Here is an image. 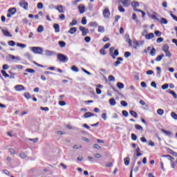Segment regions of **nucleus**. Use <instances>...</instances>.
I'll return each mask as SVG.
<instances>
[{"instance_id":"1","label":"nucleus","mask_w":177,"mask_h":177,"mask_svg":"<svg viewBox=\"0 0 177 177\" xmlns=\"http://www.w3.org/2000/svg\"><path fill=\"white\" fill-rule=\"evenodd\" d=\"M57 59L62 63H67V62H68V58L67 56L64 55V54H58L57 55Z\"/></svg>"},{"instance_id":"2","label":"nucleus","mask_w":177,"mask_h":177,"mask_svg":"<svg viewBox=\"0 0 177 177\" xmlns=\"http://www.w3.org/2000/svg\"><path fill=\"white\" fill-rule=\"evenodd\" d=\"M31 50L34 52V53H37L38 55H42L44 53V50L41 47H32Z\"/></svg>"},{"instance_id":"3","label":"nucleus","mask_w":177,"mask_h":177,"mask_svg":"<svg viewBox=\"0 0 177 177\" xmlns=\"http://www.w3.org/2000/svg\"><path fill=\"white\" fill-rule=\"evenodd\" d=\"M163 157L169 158L171 167L173 169H174L175 167H176V164H175V162H174V158L171 155H164Z\"/></svg>"},{"instance_id":"4","label":"nucleus","mask_w":177,"mask_h":177,"mask_svg":"<svg viewBox=\"0 0 177 177\" xmlns=\"http://www.w3.org/2000/svg\"><path fill=\"white\" fill-rule=\"evenodd\" d=\"M131 6H133V10L135 12H142V10L138 9V8H139V3L138 1H133L131 3Z\"/></svg>"},{"instance_id":"5","label":"nucleus","mask_w":177,"mask_h":177,"mask_svg":"<svg viewBox=\"0 0 177 177\" xmlns=\"http://www.w3.org/2000/svg\"><path fill=\"white\" fill-rule=\"evenodd\" d=\"M80 30L82 31V35H83V37H85V35H86L87 34H89V29L84 27V26H80Z\"/></svg>"},{"instance_id":"6","label":"nucleus","mask_w":177,"mask_h":177,"mask_svg":"<svg viewBox=\"0 0 177 177\" xmlns=\"http://www.w3.org/2000/svg\"><path fill=\"white\" fill-rule=\"evenodd\" d=\"M102 15L105 19H109L110 17V10L105 8L102 12Z\"/></svg>"},{"instance_id":"7","label":"nucleus","mask_w":177,"mask_h":177,"mask_svg":"<svg viewBox=\"0 0 177 177\" xmlns=\"http://www.w3.org/2000/svg\"><path fill=\"white\" fill-rule=\"evenodd\" d=\"M120 2L124 6V8H128V6L131 5V0H120Z\"/></svg>"},{"instance_id":"8","label":"nucleus","mask_w":177,"mask_h":177,"mask_svg":"<svg viewBox=\"0 0 177 177\" xmlns=\"http://www.w3.org/2000/svg\"><path fill=\"white\" fill-rule=\"evenodd\" d=\"M15 91H17V92H20L21 91H24V89L26 88H24V86L21 84H18L15 86Z\"/></svg>"},{"instance_id":"9","label":"nucleus","mask_w":177,"mask_h":177,"mask_svg":"<svg viewBox=\"0 0 177 177\" xmlns=\"http://www.w3.org/2000/svg\"><path fill=\"white\" fill-rule=\"evenodd\" d=\"M19 5L21 8H24L25 10H27V9H28V3H27L26 1H21Z\"/></svg>"},{"instance_id":"10","label":"nucleus","mask_w":177,"mask_h":177,"mask_svg":"<svg viewBox=\"0 0 177 177\" xmlns=\"http://www.w3.org/2000/svg\"><path fill=\"white\" fill-rule=\"evenodd\" d=\"M78 10L80 15H82V13H85V6L80 4L78 6Z\"/></svg>"},{"instance_id":"11","label":"nucleus","mask_w":177,"mask_h":177,"mask_svg":"<svg viewBox=\"0 0 177 177\" xmlns=\"http://www.w3.org/2000/svg\"><path fill=\"white\" fill-rule=\"evenodd\" d=\"M9 59H10L11 60H14V62H19V61L21 60L20 57H16L13 55H10Z\"/></svg>"},{"instance_id":"12","label":"nucleus","mask_w":177,"mask_h":177,"mask_svg":"<svg viewBox=\"0 0 177 177\" xmlns=\"http://www.w3.org/2000/svg\"><path fill=\"white\" fill-rule=\"evenodd\" d=\"M1 31L4 37H12V34L8 30L2 29Z\"/></svg>"},{"instance_id":"13","label":"nucleus","mask_w":177,"mask_h":177,"mask_svg":"<svg viewBox=\"0 0 177 177\" xmlns=\"http://www.w3.org/2000/svg\"><path fill=\"white\" fill-rule=\"evenodd\" d=\"M117 60L115 63H114V66L115 67H117L118 66H119V64H121L120 62H122L124 60V59H122V57H119L117 58Z\"/></svg>"},{"instance_id":"14","label":"nucleus","mask_w":177,"mask_h":177,"mask_svg":"<svg viewBox=\"0 0 177 177\" xmlns=\"http://www.w3.org/2000/svg\"><path fill=\"white\" fill-rule=\"evenodd\" d=\"M93 116H95V114L91 112H86L84 115V118H89L90 117H93Z\"/></svg>"},{"instance_id":"15","label":"nucleus","mask_w":177,"mask_h":177,"mask_svg":"<svg viewBox=\"0 0 177 177\" xmlns=\"http://www.w3.org/2000/svg\"><path fill=\"white\" fill-rule=\"evenodd\" d=\"M56 10L59 11V13H64V8H63V6H57Z\"/></svg>"},{"instance_id":"16","label":"nucleus","mask_w":177,"mask_h":177,"mask_svg":"<svg viewBox=\"0 0 177 177\" xmlns=\"http://www.w3.org/2000/svg\"><path fill=\"white\" fill-rule=\"evenodd\" d=\"M53 28L55 30V32H60V26H59V24H55L53 25Z\"/></svg>"},{"instance_id":"17","label":"nucleus","mask_w":177,"mask_h":177,"mask_svg":"<svg viewBox=\"0 0 177 177\" xmlns=\"http://www.w3.org/2000/svg\"><path fill=\"white\" fill-rule=\"evenodd\" d=\"M162 132H163V133H165V135H167V136H172V132H171L170 131H167L164 129H161Z\"/></svg>"},{"instance_id":"18","label":"nucleus","mask_w":177,"mask_h":177,"mask_svg":"<svg viewBox=\"0 0 177 177\" xmlns=\"http://www.w3.org/2000/svg\"><path fill=\"white\" fill-rule=\"evenodd\" d=\"M114 50H115V48L114 47H111L109 48V53H110V55L113 57V59H115L114 54H113V52H114Z\"/></svg>"},{"instance_id":"19","label":"nucleus","mask_w":177,"mask_h":177,"mask_svg":"<svg viewBox=\"0 0 177 177\" xmlns=\"http://www.w3.org/2000/svg\"><path fill=\"white\" fill-rule=\"evenodd\" d=\"M68 34H75V32H77V28L76 27H73L71 28L68 31Z\"/></svg>"},{"instance_id":"20","label":"nucleus","mask_w":177,"mask_h":177,"mask_svg":"<svg viewBox=\"0 0 177 177\" xmlns=\"http://www.w3.org/2000/svg\"><path fill=\"white\" fill-rule=\"evenodd\" d=\"M17 12L16 8H11L8 10V13H11V15H15Z\"/></svg>"},{"instance_id":"21","label":"nucleus","mask_w":177,"mask_h":177,"mask_svg":"<svg viewBox=\"0 0 177 177\" xmlns=\"http://www.w3.org/2000/svg\"><path fill=\"white\" fill-rule=\"evenodd\" d=\"M146 39H151L152 38H154V34L153 33H149L145 35Z\"/></svg>"},{"instance_id":"22","label":"nucleus","mask_w":177,"mask_h":177,"mask_svg":"<svg viewBox=\"0 0 177 177\" xmlns=\"http://www.w3.org/2000/svg\"><path fill=\"white\" fill-rule=\"evenodd\" d=\"M162 50H163V52L169 50V46H168V44H164L162 48Z\"/></svg>"},{"instance_id":"23","label":"nucleus","mask_w":177,"mask_h":177,"mask_svg":"<svg viewBox=\"0 0 177 177\" xmlns=\"http://www.w3.org/2000/svg\"><path fill=\"white\" fill-rule=\"evenodd\" d=\"M125 38L127 42H128L129 45H132V40L129 38V35H125Z\"/></svg>"},{"instance_id":"24","label":"nucleus","mask_w":177,"mask_h":177,"mask_svg":"<svg viewBox=\"0 0 177 177\" xmlns=\"http://www.w3.org/2000/svg\"><path fill=\"white\" fill-rule=\"evenodd\" d=\"M164 54H161L160 55H158L156 59V62H161L162 60V57H164Z\"/></svg>"},{"instance_id":"25","label":"nucleus","mask_w":177,"mask_h":177,"mask_svg":"<svg viewBox=\"0 0 177 177\" xmlns=\"http://www.w3.org/2000/svg\"><path fill=\"white\" fill-rule=\"evenodd\" d=\"M99 25L97 24V22L96 21H91L89 23L90 27H97Z\"/></svg>"},{"instance_id":"26","label":"nucleus","mask_w":177,"mask_h":177,"mask_svg":"<svg viewBox=\"0 0 177 177\" xmlns=\"http://www.w3.org/2000/svg\"><path fill=\"white\" fill-rule=\"evenodd\" d=\"M116 102H115V100L114 98H111L109 100V104H111V106H115L116 104Z\"/></svg>"},{"instance_id":"27","label":"nucleus","mask_w":177,"mask_h":177,"mask_svg":"<svg viewBox=\"0 0 177 177\" xmlns=\"http://www.w3.org/2000/svg\"><path fill=\"white\" fill-rule=\"evenodd\" d=\"M98 32H101V33H103L105 31V29H104V26H98V30H97Z\"/></svg>"},{"instance_id":"28","label":"nucleus","mask_w":177,"mask_h":177,"mask_svg":"<svg viewBox=\"0 0 177 177\" xmlns=\"http://www.w3.org/2000/svg\"><path fill=\"white\" fill-rule=\"evenodd\" d=\"M130 114L132 117H134V118H138V113L135 111H130Z\"/></svg>"},{"instance_id":"29","label":"nucleus","mask_w":177,"mask_h":177,"mask_svg":"<svg viewBox=\"0 0 177 177\" xmlns=\"http://www.w3.org/2000/svg\"><path fill=\"white\" fill-rule=\"evenodd\" d=\"M1 74H2L3 77H5V78H9V77H10V76L9 75V74H8V73H6V71H3V70L1 71Z\"/></svg>"},{"instance_id":"30","label":"nucleus","mask_w":177,"mask_h":177,"mask_svg":"<svg viewBox=\"0 0 177 177\" xmlns=\"http://www.w3.org/2000/svg\"><path fill=\"white\" fill-rule=\"evenodd\" d=\"M124 161L125 165H129V162H130L131 160L129 159V157H127L124 159Z\"/></svg>"},{"instance_id":"31","label":"nucleus","mask_w":177,"mask_h":177,"mask_svg":"<svg viewBox=\"0 0 177 177\" xmlns=\"http://www.w3.org/2000/svg\"><path fill=\"white\" fill-rule=\"evenodd\" d=\"M71 70H72V71H74L75 73H78V71H80V69L78 68V67H77V66H73L71 67Z\"/></svg>"},{"instance_id":"32","label":"nucleus","mask_w":177,"mask_h":177,"mask_svg":"<svg viewBox=\"0 0 177 177\" xmlns=\"http://www.w3.org/2000/svg\"><path fill=\"white\" fill-rule=\"evenodd\" d=\"M168 93H170V95H172L174 99H177V95L176 93H175V91L170 90Z\"/></svg>"},{"instance_id":"33","label":"nucleus","mask_w":177,"mask_h":177,"mask_svg":"<svg viewBox=\"0 0 177 177\" xmlns=\"http://www.w3.org/2000/svg\"><path fill=\"white\" fill-rule=\"evenodd\" d=\"M118 9L121 13H124L125 12V9L121 5L118 6Z\"/></svg>"},{"instance_id":"34","label":"nucleus","mask_w":177,"mask_h":177,"mask_svg":"<svg viewBox=\"0 0 177 177\" xmlns=\"http://www.w3.org/2000/svg\"><path fill=\"white\" fill-rule=\"evenodd\" d=\"M117 86L119 89H124V84L122 82H118Z\"/></svg>"},{"instance_id":"35","label":"nucleus","mask_w":177,"mask_h":177,"mask_svg":"<svg viewBox=\"0 0 177 177\" xmlns=\"http://www.w3.org/2000/svg\"><path fill=\"white\" fill-rule=\"evenodd\" d=\"M136 151L137 153V157H140V156H142V153H140V148H139V147H137Z\"/></svg>"},{"instance_id":"36","label":"nucleus","mask_w":177,"mask_h":177,"mask_svg":"<svg viewBox=\"0 0 177 177\" xmlns=\"http://www.w3.org/2000/svg\"><path fill=\"white\" fill-rule=\"evenodd\" d=\"M135 128L138 131H143V127L142 126L139 125V124H136Z\"/></svg>"},{"instance_id":"37","label":"nucleus","mask_w":177,"mask_h":177,"mask_svg":"<svg viewBox=\"0 0 177 177\" xmlns=\"http://www.w3.org/2000/svg\"><path fill=\"white\" fill-rule=\"evenodd\" d=\"M160 23H161V24H168V21L165 18H162L160 19Z\"/></svg>"},{"instance_id":"38","label":"nucleus","mask_w":177,"mask_h":177,"mask_svg":"<svg viewBox=\"0 0 177 177\" xmlns=\"http://www.w3.org/2000/svg\"><path fill=\"white\" fill-rule=\"evenodd\" d=\"M8 44L9 46H15V45H16V42H15L13 40H10L8 42Z\"/></svg>"},{"instance_id":"39","label":"nucleus","mask_w":177,"mask_h":177,"mask_svg":"<svg viewBox=\"0 0 177 177\" xmlns=\"http://www.w3.org/2000/svg\"><path fill=\"white\" fill-rule=\"evenodd\" d=\"M86 23H87L86 17H83L82 19V24H83V26H85Z\"/></svg>"},{"instance_id":"40","label":"nucleus","mask_w":177,"mask_h":177,"mask_svg":"<svg viewBox=\"0 0 177 177\" xmlns=\"http://www.w3.org/2000/svg\"><path fill=\"white\" fill-rule=\"evenodd\" d=\"M151 56H156V48H152V49L150 51Z\"/></svg>"},{"instance_id":"41","label":"nucleus","mask_w":177,"mask_h":177,"mask_svg":"<svg viewBox=\"0 0 177 177\" xmlns=\"http://www.w3.org/2000/svg\"><path fill=\"white\" fill-rule=\"evenodd\" d=\"M59 45L61 48H64V46H66V42H64L63 41H59Z\"/></svg>"},{"instance_id":"42","label":"nucleus","mask_w":177,"mask_h":177,"mask_svg":"<svg viewBox=\"0 0 177 177\" xmlns=\"http://www.w3.org/2000/svg\"><path fill=\"white\" fill-rule=\"evenodd\" d=\"M9 153L12 155L16 154V151L13 148H10L9 149Z\"/></svg>"},{"instance_id":"43","label":"nucleus","mask_w":177,"mask_h":177,"mask_svg":"<svg viewBox=\"0 0 177 177\" xmlns=\"http://www.w3.org/2000/svg\"><path fill=\"white\" fill-rule=\"evenodd\" d=\"M157 113L159 115H162V114H164V111L162 109H159L157 110Z\"/></svg>"},{"instance_id":"44","label":"nucleus","mask_w":177,"mask_h":177,"mask_svg":"<svg viewBox=\"0 0 177 177\" xmlns=\"http://www.w3.org/2000/svg\"><path fill=\"white\" fill-rule=\"evenodd\" d=\"M77 20L73 19L71 23H70V26L71 27H73V26H77Z\"/></svg>"},{"instance_id":"45","label":"nucleus","mask_w":177,"mask_h":177,"mask_svg":"<svg viewBox=\"0 0 177 177\" xmlns=\"http://www.w3.org/2000/svg\"><path fill=\"white\" fill-rule=\"evenodd\" d=\"M165 56H167V57H171L172 54H171V52H169V50L167 51H165Z\"/></svg>"},{"instance_id":"46","label":"nucleus","mask_w":177,"mask_h":177,"mask_svg":"<svg viewBox=\"0 0 177 177\" xmlns=\"http://www.w3.org/2000/svg\"><path fill=\"white\" fill-rule=\"evenodd\" d=\"M171 116L172 118H174V120H177V114L175 112H171Z\"/></svg>"},{"instance_id":"47","label":"nucleus","mask_w":177,"mask_h":177,"mask_svg":"<svg viewBox=\"0 0 177 177\" xmlns=\"http://www.w3.org/2000/svg\"><path fill=\"white\" fill-rule=\"evenodd\" d=\"M24 97H26V99H30L31 97V95H30V93H25L24 94Z\"/></svg>"},{"instance_id":"48","label":"nucleus","mask_w":177,"mask_h":177,"mask_svg":"<svg viewBox=\"0 0 177 177\" xmlns=\"http://www.w3.org/2000/svg\"><path fill=\"white\" fill-rule=\"evenodd\" d=\"M42 31H44V26H39V27L37 28V32H42Z\"/></svg>"},{"instance_id":"49","label":"nucleus","mask_w":177,"mask_h":177,"mask_svg":"<svg viewBox=\"0 0 177 177\" xmlns=\"http://www.w3.org/2000/svg\"><path fill=\"white\" fill-rule=\"evenodd\" d=\"M162 41H164V38H162V37H158L156 39L157 44H161V42H162Z\"/></svg>"},{"instance_id":"50","label":"nucleus","mask_w":177,"mask_h":177,"mask_svg":"<svg viewBox=\"0 0 177 177\" xmlns=\"http://www.w3.org/2000/svg\"><path fill=\"white\" fill-rule=\"evenodd\" d=\"M100 53L101 54V55H106V50H105V48H101L100 50Z\"/></svg>"},{"instance_id":"51","label":"nucleus","mask_w":177,"mask_h":177,"mask_svg":"<svg viewBox=\"0 0 177 177\" xmlns=\"http://www.w3.org/2000/svg\"><path fill=\"white\" fill-rule=\"evenodd\" d=\"M120 104L122 106H123V107H127V106H128V103H127V102L122 100L120 102Z\"/></svg>"},{"instance_id":"52","label":"nucleus","mask_w":177,"mask_h":177,"mask_svg":"<svg viewBox=\"0 0 177 177\" xmlns=\"http://www.w3.org/2000/svg\"><path fill=\"white\" fill-rule=\"evenodd\" d=\"M17 46L19 47V48H26V44H23L21 43H17Z\"/></svg>"},{"instance_id":"53","label":"nucleus","mask_w":177,"mask_h":177,"mask_svg":"<svg viewBox=\"0 0 177 177\" xmlns=\"http://www.w3.org/2000/svg\"><path fill=\"white\" fill-rule=\"evenodd\" d=\"M132 140H136L138 139V136L135 133L131 134Z\"/></svg>"},{"instance_id":"54","label":"nucleus","mask_w":177,"mask_h":177,"mask_svg":"<svg viewBox=\"0 0 177 177\" xmlns=\"http://www.w3.org/2000/svg\"><path fill=\"white\" fill-rule=\"evenodd\" d=\"M109 81H115V77L113 75H109L108 77Z\"/></svg>"},{"instance_id":"55","label":"nucleus","mask_w":177,"mask_h":177,"mask_svg":"<svg viewBox=\"0 0 177 177\" xmlns=\"http://www.w3.org/2000/svg\"><path fill=\"white\" fill-rule=\"evenodd\" d=\"M168 84H165L162 86V89H163V91H165V89H168Z\"/></svg>"},{"instance_id":"56","label":"nucleus","mask_w":177,"mask_h":177,"mask_svg":"<svg viewBox=\"0 0 177 177\" xmlns=\"http://www.w3.org/2000/svg\"><path fill=\"white\" fill-rule=\"evenodd\" d=\"M44 8V4L42 3H39L37 4V9H42Z\"/></svg>"},{"instance_id":"57","label":"nucleus","mask_w":177,"mask_h":177,"mask_svg":"<svg viewBox=\"0 0 177 177\" xmlns=\"http://www.w3.org/2000/svg\"><path fill=\"white\" fill-rule=\"evenodd\" d=\"M124 57H126V58H127V57H129V56H131V53L127 51V52L124 53Z\"/></svg>"},{"instance_id":"58","label":"nucleus","mask_w":177,"mask_h":177,"mask_svg":"<svg viewBox=\"0 0 177 177\" xmlns=\"http://www.w3.org/2000/svg\"><path fill=\"white\" fill-rule=\"evenodd\" d=\"M155 35H156V37H161V32H160V30H156Z\"/></svg>"},{"instance_id":"59","label":"nucleus","mask_w":177,"mask_h":177,"mask_svg":"<svg viewBox=\"0 0 177 177\" xmlns=\"http://www.w3.org/2000/svg\"><path fill=\"white\" fill-rule=\"evenodd\" d=\"M19 157H21V158H26L27 157V155H26V153H19Z\"/></svg>"},{"instance_id":"60","label":"nucleus","mask_w":177,"mask_h":177,"mask_svg":"<svg viewBox=\"0 0 177 177\" xmlns=\"http://www.w3.org/2000/svg\"><path fill=\"white\" fill-rule=\"evenodd\" d=\"M93 148H94V149H97V150L102 149V147H100V145H97V144H94V145H93Z\"/></svg>"},{"instance_id":"61","label":"nucleus","mask_w":177,"mask_h":177,"mask_svg":"<svg viewBox=\"0 0 177 177\" xmlns=\"http://www.w3.org/2000/svg\"><path fill=\"white\" fill-rule=\"evenodd\" d=\"M84 41H85L86 42H91V37H89V36L86 37L84 38Z\"/></svg>"},{"instance_id":"62","label":"nucleus","mask_w":177,"mask_h":177,"mask_svg":"<svg viewBox=\"0 0 177 177\" xmlns=\"http://www.w3.org/2000/svg\"><path fill=\"white\" fill-rule=\"evenodd\" d=\"M9 69V65L4 64L3 65V70H8Z\"/></svg>"},{"instance_id":"63","label":"nucleus","mask_w":177,"mask_h":177,"mask_svg":"<svg viewBox=\"0 0 177 177\" xmlns=\"http://www.w3.org/2000/svg\"><path fill=\"white\" fill-rule=\"evenodd\" d=\"M95 158H100L102 157V155L100 153H95L94 154Z\"/></svg>"},{"instance_id":"64","label":"nucleus","mask_w":177,"mask_h":177,"mask_svg":"<svg viewBox=\"0 0 177 177\" xmlns=\"http://www.w3.org/2000/svg\"><path fill=\"white\" fill-rule=\"evenodd\" d=\"M59 106H66V102L64 101H59Z\"/></svg>"}]
</instances>
